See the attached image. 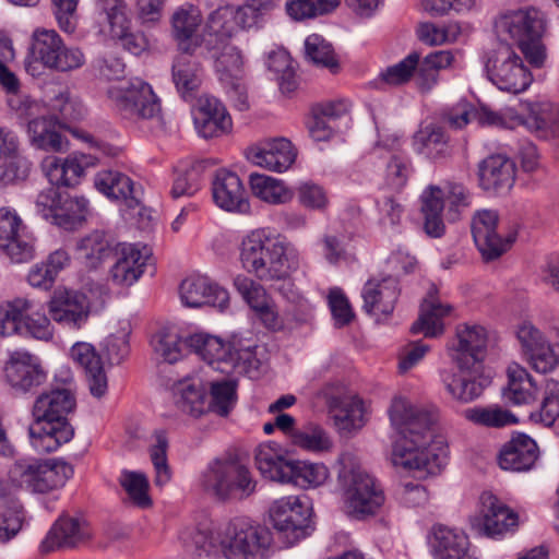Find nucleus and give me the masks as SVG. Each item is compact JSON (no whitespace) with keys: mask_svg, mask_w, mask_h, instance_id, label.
Wrapping results in <instances>:
<instances>
[{"mask_svg":"<svg viewBox=\"0 0 559 559\" xmlns=\"http://www.w3.org/2000/svg\"><path fill=\"white\" fill-rule=\"evenodd\" d=\"M4 374L10 385L22 392L40 385L46 378L38 359L27 352H14L4 367Z\"/></svg>","mask_w":559,"mask_h":559,"instance_id":"nucleus-25","label":"nucleus"},{"mask_svg":"<svg viewBox=\"0 0 559 559\" xmlns=\"http://www.w3.org/2000/svg\"><path fill=\"white\" fill-rule=\"evenodd\" d=\"M108 95L119 114L130 120H154L160 116V103L152 86L139 78L112 85Z\"/></svg>","mask_w":559,"mask_h":559,"instance_id":"nucleus-11","label":"nucleus"},{"mask_svg":"<svg viewBox=\"0 0 559 559\" xmlns=\"http://www.w3.org/2000/svg\"><path fill=\"white\" fill-rule=\"evenodd\" d=\"M471 230L475 245L486 261L498 259L515 239V234L502 231L496 210L476 211L471 219Z\"/></svg>","mask_w":559,"mask_h":559,"instance_id":"nucleus-14","label":"nucleus"},{"mask_svg":"<svg viewBox=\"0 0 559 559\" xmlns=\"http://www.w3.org/2000/svg\"><path fill=\"white\" fill-rule=\"evenodd\" d=\"M114 257L116 261L109 270V278L114 285L128 288L145 272L152 260V250L139 243L120 242Z\"/></svg>","mask_w":559,"mask_h":559,"instance_id":"nucleus-17","label":"nucleus"},{"mask_svg":"<svg viewBox=\"0 0 559 559\" xmlns=\"http://www.w3.org/2000/svg\"><path fill=\"white\" fill-rule=\"evenodd\" d=\"M473 193L461 182L447 181L443 186H429L421 194L424 231L430 238H441L448 222L456 223L473 205Z\"/></svg>","mask_w":559,"mask_h":559,"instance_id":"nucleus-5","label":"nucleus"},{"mask_svg":"<svg viewBox=\"0 0 559 559\" xmlns=\"http://www.w3.org/2000/svg\"><path fill=\"white\" fill-rule=\"evenodd\" d=\"M328 477L329 469L324 464L294 460L287 484L307 489L324 484Z\"/></svg>","mask_w":559,"mask_h":559,"instance_id":"nucleus-54","label":"nucleus"},{"mask_svg":"<svg viewBox=\"0 0 559 559\" xmlns=\"http://www.w3.org/2000/svg\"><path fill=\"white\" fill-rule=\"evenodd\" d=\"M205 492L221 501L243 500L255 492L258 481L250 469L230 457L211 461L200 478Z\"/></svg>","mask_w":559,"mask_h":559,"instance_id":"nucleus-7","label":"nucleus"},{"mask_svg":"<svg viewBox=\"0 0 559 559\" xmlns=\"http://www.w3.org/2000/svg\"><path fill=\"white\" fill-rule=\"evenodd\" d=\"M296 151L285 138L272 139L247 150V158L270 171L283 173L294 164Z\"/></svg>","mask_w":559,"mask_h":559,"instance_id":"nucleus-24","label":"nucleus"},{"mask_svg":"<svg viewBox=\"0 0 559 559\" xmlns=\"http://www.w3.org/2000/svg\"><path fill=\"white\" fill-rule=\"evenodd\" d=\"M538 457L536 442L524 433H519L507 442L498 455L502 469L521 472L530 469Z\"/></svg>","mask_w":559,"mask_h":559,"instance_id":"nucleus-31","label":"nucleus"},{"mask_svg":"<svg viewBox=\"0 0 559 559\" xmlns=\"http://www.w3.org/2000/svg\"><path fill=\"white\" fill-rule=\"evenodd\" d=\"M203 21L200 9L193 4L185 3L177 8L170 19L171 33L185 52H193L197 44L192 37Z\"/></svg>","mask_w":559,"mask_h":559,"instance_id":"nucleus-39","label":"nucleus"},{"mask_svg":"<svg viewBox=\"0 0 559 559\" xmlns=\"http://www.w3.org/2000/svg\"><path fill=\"white\" fill-rule=\"evenodd\" d=\"M515 180V167L504 155H491L479 165L480 187L487 191H509Z\"/></svg>","mask_w":559,"mask_h":559,"instance_id":"nucleus-32","label":"nucleus"},{"mask_svg":"<svg viewBox=\"0 0 559 559\" xmlns=\"http://www.w3.org/2000/svg\"><path fill=\"white\" fill-rule=\"evenodd\" d=\"M48 311L53 321L69 329H81L87 321L91 305L87 296L76 290H63L53 295Z\"/></svg>","mask_w":559,"mask_h":559,"instance_id":"nucleus-20","label":"nucleus"},{"mask_svg":"<svg viewBox=\"0 0 559 559\" xmlns=\"http://www.w3.org/2000/svg\"><path fill=\"white\" fill-rule=\"evenodd\" d=\"M95 188L109 199L124 201L129 207L139 204L133 181L124 174L115 170H102L95 175Z\"/></svg>","mask_w":559,"mask_h":559,"instance_id":"nucleus-40","label":"nucleus"},{"mask_svg":"<svg viewBox=\"0 0 559 559\" xmlns=\"http://www.w3.org/2000/svg\"><path fill=\"white\" fill-rule=\"evenodd\" d=\"M188 347L215 370L228 373V359L233 349V341L226 344L217 336L197 333L188 338Z\"/></svg>","mask_w":559,"mask_h":559,"instance_id":"nucleus-36","label":"nucleus"},{"mask_svg":"<svg viewBox=\"0 0 559 559\" xmlns=\"http://www.w3.org/2000/svg\"><path fill=\"white\" fill-rule=\"evenodd\" d=\"M234 286L253 311L271 300L264 287L246 275H237Z\"/></svg>","mask_w":559,"mask_h":559,"instance_id":"nucleus-64","label":"nucleus"},{"mask_svg":"<svg viewBox=\"0 0 559 559\" xmlns=\"http://www.w3.org/2000/svg\"><path fill=\"white\" fill-rule=\"evenodd\" d=\"M516 337L526 364L538 373L552 372L559 365V356L547 335L531 322L522 323Z\"/></svg>","mask_w":559,"mask_h":559,"instance_id":"nucleus-16","label":"nucleus"},{"mask_svg":"<svg viewBox=\"0 0 559 559\" xmlns=\"http://www.w3.org/2000/svg\"><path fill=\"white\" fill-rule=\"evenodd\" d=\"M117 248L118 243L100 230L82 237L75 246L78 259L88 270H97L114 258Z\"/></svg>","mask_w":559,"mask_h":559,"instance_id":"nucleus-33","label":"nucleus"},{"mask_svg":"<svg viewBox=\"0 0 559 559\" xmlns=\"http://www.w3.org/2000/svg\"><path fill=\"white\" fill-rule=\"evenodd\" d=\"M453 308L441 302L433 295L425 298L420 305L418 319L412 324V334H424L426 337H437L443 334V319L449 317Z\"/></svg>","mask_w":559,"mask_h":559,"instance_id":"nucleus-35","label":"nucleus"},{"mask_svg":"<svg viewBox=\"0 0 559 559\" xmlns=\"http://www.w3.org/2000/svg\"><path fill=\"white\" fill-rule=\"evenodd\" d=\"M559 418V381L547 379L539 408L530 414V420L550 427Z\"/></svg>","mask_w":559,"mask_h":559,"instance_id":"nucleus-53","label":"nucleus"},{"mask_svg":"<svg viewBox=\"0 0 559 559\" xmlns=\"http://www.w3.org/2000/svg\"><path fill=\"white\" fill-rule=\"evenodd\" d=\"M0 248L13 263H27L36 255L35 239L19 215L0 209Z\"/></svg>","mask_w":559,"mask_h":559,"instance_id":"nucleus-15","label":"nucleus"},{"mask_svg":"<svg viewBox=\"0 0 559 559\" xmlns=\"http://www.w3.org/2000/svg\"><path fill=\"white\" fill-rule=\"evenodd\" d=\"M364 310L372 316H390L400 296L397 280L388 276L382 280H369L361 293Z\"/></svg>","mask_w":559,"mask_h":559,"instance_id":"nucleus-28","label":"nucleus"},{"mask_svg":"<svg viewBox=\"0 0 559 559\" xmlns=\"http://www.w3.org/2000/svg\"><path fill=\"white\" fill-rule=\"evenodd\" d=\"M153 439L154 442L150 448V456L156 474L155 484L163 487L171 478V471L167 459L168 439L163 430L155 431Z\"/></svg>","mask_w":559,"mask_h":559,"instance_id":"nucleus-58","label":"nucleus"},{"mask_svg":"<svg viewBox=\"0 0 559 559\" xmlns=\"http://www.w3.org/2000/svg\"><path fill=\"white\" fill-rule=\"evenodd\" d=\"M14 108L21 118L28 119L27 134L34 147L52 153L68 151L69 140L58 131L61 126L59 119L41 115L43 108L39 103L23 96Z\"/></svg>","mask_w":559,"mask_h":559,"instance_id":"nucleus-12","label":"nucleus"},{"mask_svg":"<svg viewBox=\"0 0 559 559\" xmlns=\"http://www.w3.org/2000/svg\"><path fill=\"white\" fill-rule=\"evenodd\" d=\"M62 46V38L55 29L37 28L32 35L31 56L51 69Z\"/></svg>","mask_w":559,"mask_h":559,"instance_id":"nucleus-46","label":"nucleus"},{"mask_svg":"<svg viewBox=\"0 0 559 559\" xmlns=\"http://www.w3.org/2000/svg\"><path fill=\"white\" fill-rule=\"evenodd\" d=\"M88 213L87 199L82 195L62 194L52 223L64 229H73L86 219Z\"/></svg>","mask_w":559,"mask_h":559,"instance_id":"nucleus-44","label":"nucleus"},{"mask_svg":"<svg viewBox=\"0 0 559 559\" xmlns=\"http://www.w3.org/2000/svg\"><path fill=\"white\" fill-rule=\"evenodd\" d=\"M96 8L99 16L108 24L111 35L123 34L130 27L131 21L124 0H97Z\"/></svg>","mask_w":559,"mask_h":559,"instance_id":"nucleus-57","label":"nucleus"},{"mask_svg":"<svg viewBox=\"0 0 559 559\" xmlns=\"http://www.w3.org/2000/svg\"><path fill=\"white\" fill-rule=\"evenodd\" d=\"M495 31L500 43L516 44L531 66H544L547 55L542 36L546 19L542 11L535 8L508 11L496 20Z\"/></svg>","mask_w":559,"mask_h":559,"instance_id":"nucleus-4","label":"nucleus"},{"mask_svg":"<svg viewBox=\"0 0 559 559\" xmlns=\"http://www.w3.org/2000/svg\"><path fill=\"white\" fill-rule=\"evenodd\" d=\"M292 444L308 452L322 453L332 449L328 432L317 424H306L292 431Z\"/></svg>","mask_w":559,"mask_h":559,"instance_id":"nucleus-49","label":"nucleus"},{"mask_svg":"<svg viewBox=\"0 0 559 559\" xmlns=\"http://www.w3.org/2000/svg\"><path fill=\"white\" fill-rule=\"evenodd\" d=\"M176 406L186 414L200 417L206 413L207 394L198 379H185L173 386Z\"/></svg>","mask_w":559,"mask_h":559,"instance_id":"nucleus-42","label":"nucleus"},{"mask_svg":"<svg viewBox=\"0 0 559 559\" xmlns=\"http://www.w3.org/2000/svg\"><path fill=\"white\" fill-rule=\"evenodd\" d=\"M338 3V0H287L285 7L292 19L302 21L326 14L333 11Z\"/></svg>","mask_w":559,"mask_h":559,"instance_id":"nucleus-59","label":"nucleus"},{"mask_svg":"<svg viewBox=\"0 0 559 559\" xmlns=\"http://www.w3.org/2000/svg\"><path fill=\"white\" fill-rule=\"evenodd\" d=\"M485 70L492 84L512 94L524 92L533 81L530 70L509 43H499L487 52Z\"/></svg>","mask_w":559,"mask_h":559,"instance_id":"nucleus-10","label":"nucleus"},{"mask_svg":"<svg viewBox=\"0 0 559 559\" xmlns=\"http://www.w3.org/2000/svg\"><path fill=\"white\" fill-rule=\"evenodd\" d=\"M429 543L436 559H475L468 554V539L461 531L436 525Z\"/></svg>","mask_w":559,"mask_h":559,"instance_id":"nucleus-34","label":"nucleus"},{"mask_svg":"<svg viewBox=\"0 0 559 559\" xmlns=\"http://www.w3.org/2000/svg\"><path fill=\"white\" fill-rule=\"evenodd\" d=\"M508 384L503 397L513 405H528L536 401L537 383L532 374L520 364L512 362L507 368Z\"/></svg>","mask_w":559,"mask_h":559,"instance_id":"nucleus-38","label":"nucleus"},{"mask_svg":"<svg viewBox=\"0 0 559 559\" xmlns=\"http://www.w3.org/2000/svg\"><path fill=\"white\" fill-rule=\"evenodd\" d=\"M239 260L245 271L265 282L286 278L297 264L289 245L266 228L251 230L242 237Z\"/></svg>","mask_w":559,"mask_h":559,"instance_id":"nucleus-3","label":"nucleus"},{"mask_svg":"<svg viewBox=\"0 0 559 559\" xmlns=\"http://www.w3.org/2000/svg\"><path fill=\"white\" fill-rule=\"evenodd\" d=\"M0 500L8 502V510L0 513V543H7L17 535L23 526L24 514L21 503L11 490L2 488L0 481Z\"/></svg>","mask_w":559,"mask_h":559,"instance_id":"nucleus-51","label":"nucleus"},{"mask_svg":"<svg viewBox=\"0 0 559 559\" xmlns=\"http://www.w3.org/2000/svg\"><path fill=\"white\" fill-rule=\"evenodd\" d=\"M28 436L37 452L49 453L68 443L74 436V429L68 420L34 419Z\"/></svg>","mask_w":559,"mask_h":559,"instance_id":"nucleus-26","label":"nucleus"},{"mask_svg":"<svg viewBox=\"0 0 559 559\" xmlns=\"http://www.w3.org/2000/svg\"><path fill=\"white\" fill-rule=\"evenodd\" d=\"M71 357L84 369L91 394L97 399L104 396L108 389L107 376L94 346L78 342L71 348Z\"/></svg>","mask_w":559,"mask_h":559,"instance_id":"nucleus-29","label":"nucleus"},{"mask_svg":"<svg viewBox=\"0 0 559 559\" xmlns=\"http://www.w3.org/2000/svg\"><path fill=\"white\" fill-rule=\"evenodd\" d=\"M464 417L475 425L487 428H504L518 424L516 416L499 405L475 406L463 412Z\"/></svg>","mask_w":559,"mask_h":559,"instance_id":"nucleus-48","label":"nucleus"},{"mask_svg":"<svg viewBox=\"0 0 559 559\" xmlns=\"http://www.w3.org/2000/svg\"><path fill=\"white\" fill-rule=\"evenodd\" d=\"M257 349V345L246 344L240 340H233V349L228 359V373L251 374L257 371L261 364Z\"/></svg>","mask_w":559,"mask_h":559,"instance_id":"nucleus-56","label":"nucleus"},{"mask_svg":"<svg viewBox=\"0 0 559 559\" xmlns=\"http://www.w3.org/2000/svg\"><path fill=\"white\" fill-rule=\"evenodd\" d=\"M99 158L96 155L74 152L66 158L48 156L41 168L49 182L57 187H75L84 176L85 169L95 167Z\"/></svg>","mask_w":559,"mask_h":559,"instance_id":"nucleus-19","label":"nucleus"},{"mask_svg":"<svg viewBox=\"0 0 559 559\" xmlns=\"http://www.w3.org/2000/svg\"><path fill=\"white\" fill-rule=\"evenodd\" d=\"M250 187L254 197L270 204H284L294 198V191L283 180L266 175L251 174Z\"/></svg>","mask_w":559,"mask_h":559,"instance_id":"nucleus-45","label":"nucleus"},{"mask_svg":"<svg viewBox=\"0 0 559 559\" xmlns=\"http://www.w3.org/2000/svg\"><path fill=\"white\" fill-rule=\"evenodd\" d=\"M390 419L400 433L393 444V465L427 475L440 473L447 463V455L441 441L433 439L436 413L399 396L392 401Z\"/></svg>","mask_w":559,"mask_h":559,"instance_id":"nucleus-1","label":"nucleus"},{"mask_svg":"<svg viewBox=\"0 0 559 559\" xmlns=\"http://www.w3.org/2000/svg\"><path fill=\"white\" fill-rule=\"evenodd\" d=\"M329 412L340 431L350 432L365 425L362 401L356 396L328 399Z\"/></svg>","mask_w":559,"mask_h":559,"instance_id":"nucleus-41","label":"nucleus"},{"mask_svg":"<svg viewBox=\"0 0 559 559\" xmlns=\"http://www.w3.org/2000/svg\"><path fill=\"white\" fill-rule=\"evenodd\" d=\"M237 401V386L231 380L211 383L210 396H207L206 412L219 416H227L235 407Z\"/></svg>","mask_w":559,"mask_h":559,"instance_id":"nucleus-55","label":"nucleus"},{"mask_svg":"<svg viewBox=\"0 0 559 559\" xmlns=\"http://www.w3.org/2000/svg\"><path fill=\"white\" fill-rule=\"evenodd\" d=\"M480 531L487 536H497L506 533L518 523V515L496 496L484 492L480 496Z\"/></svg>","mask_w":559,"mask_h":559,"instance_id":"nucleus-30","label":"nucleus"},{"mask_svg":"<svg viewBox=\"0 0 559 559\" xmlns=\"http://www.w3.org/2000/svg\"><path fill=\"white\" fill-rule=\"evenodd\" d=\"M75 397L69 388H58L41 393L33 406L34 419L67 420L73 411Z\"/></svg>","mask_w":559,"mask_h":559,"instance_id":"nucleus-37","label":"nucleus"},{"mask_svg":"<svg viewBox=\"0 0 559 559\" xmlns=\"http://www.w3.org/2000/svg\"><path fill=\"white\" fill-rule=\"evenodd\" d=\"M92 537L88 523L81 518L61 516L49 530L40 544L43 552L56 549L76 548L87 543Z\"/></svg>","mask_w":559,"mask_h":559,"instance_id":"nucleus-21","label":"nucleus"},{"mask_svg":"<svg viewBox=\"0 0 559 559\" xmlns=\"http://www.w3.org/2000/svg\"><path fill=\"white\" fill-rule=\"evenodd\" d=\"M192 114L194 127L204 139L221 136L231 129V118L225 106L213 96L199 97Z\"/></svg>","mask_w":559,"mask_h":559,"instance_id":"nucleus-22","label":"nucleus"},{"mask_svg":"<svg viewBox=\"0 0 559 559\" xmlns=\"http://www.w3.org/2000/svg\"><path fill=\"white\" fill-rule=\"evenodd\" d=\"M151 344L154 353L162 360L174 364L183 356V349L188 346V338L183 341L176 331L163 328L153 335Z\"/></svg>","mask_w":559,"mask_h":559,"instance_id":"nucleus-52","label":"nucleus"},{"mask_svg":"<svg viewBox=\"0 0 559 559\" xmlns=\"http://www.w3.org/2000/svg\"><path fill=\"white\" fill-rule=\"evenodd\" d=\"M338 463V484L348 515L356 520L374 515L385 501L382 488L352 453L341 454Z\"/></svg>","mask_w":559,"mask_h":559,"instance_id":"nucleus-6","label":"nucleus"},{"mask_svg":"<svg viewBox=\"0 0 559 559\" xmlns=\"http://www.w3.org/2000/svg\"><path fill=\"white\" fill-rule=\"evenodd\" d=\"M254 462L260 474L271 481L287 484L294 459L275 442L260 444L254 452Z\"/></svg>","mask_w":559,"mask_h":559,"instance_id":"nucleus-27","label":"nucleus"},{"mask_svg":"<svg viewBox=\"0 0 559 559\" xmlns=\"http://www.w3.org/2000/svg\"><path fill=\"white\" fill-rule=\"evenodd\" d=\"M215 58V69L221 82L239 79L242 68V56L240 51L230 45H223L222 51Z\"/></svg>","mask_w":559,"mask_h":559,"instance_id":"nucleus-61","label":"nucleus"},{"mask_svg":"<svg viewBox=\"0 0 559 559\" xmlns=\"http://www.w3.org/2000/svg\"><path fill=\"white\" fill-rule=\"evenodd\" d=\"M236 13L233 5H224L214 10L207 17L204 27V37H215V41H224L238 32Z\"/></svg>","mask_w":559,"mask_h":559,"instance_id":"nucleus-50","label":"nucleus"},{"mask_svg":"<svg viewBox=\"0 0 559 559\" xmlns=\"http://www.w3.org/2000/svg\"><path fill=\"white\" fill-rule=\"evenodd\" d=\"M270 544V532L245 518L229 521L221 539L226 559H264Z\"/></svg>","mask_w":559,"mask_h":559,"instance_id":"nucleus-9","label":"nucleus"},{"mask_svg":"<svg viewBox=\"0 0 559 559\" xmlns=\"http://www.w3.org/2000/svg\"><path fill=\"white\" fill-rule=\"evenodd\" d=\"M306 56L317 66L333 69L337 66L333 48L322 36L309 35L305 40Z\"/></svg>","mask_w":559,"mask_h":559,"instance_id":"nucleus-63","label":"nucleus"},{"mask_svg":"<svg viewBox=\"0 0 559 559\" xmlns=\"http://www.w3.org/2000/svg\"><path fill=\"white\" fill-rule=\"evenodd\" d=\"M525 123L534 131L556 127L559 123V106L548 100L532 104Z\"/></svg>","mask_w":559,"mask_h":559,"instance_id":"nucleus-60","label":"nucleus"},{"mask_svg":"<svg viewBox=\"0 0 559 559\" xmlns=\"http://www.w3.org/2000/svg\"><path fill=\"white\" fill-rule=\"evenodd\" d=\"M179 296L182 305L189 308L207 306L223 312L230 305L228 290L211 278L201 275L185 278L179 286Z\"/></svg>","mask_w":559,"mask_h":559,"instance_id":"nucleus-18","label":"nucleus"},{"mask_svg":"<svg viewBox=\"0 0 559 559\" xmlns=\"http://www.w3.org/2000/svg\"><path fill=\"white\" fill-rule=\"evenodd\" d=\"M420 55L412 52L400 62L388 67L380 76L389 85L397 86L407 83L415 74Z\"/></svg>","mask_w":559,"mask_h":559,"instance_id":"nucleus-62","label":"nucleus"},{"mask_svg":"<svg viewBox=\"0 0 559 559\" xmlns=\"http://www.w3.org/2000/svg\"><path fill=\"white\" fill-rule=\"evenodd\" d=\"M487 344L488 333L484 326L469 323L456 326L447 347L451 366L439 371L441 383L453 400L469 403L483 394Z\"/></svg>","mask_w":559,"mask_h":559,"instance_id":"nucleus-2","label":"nucleus"},{"mask_svg":"<svg viewBox=\"0 0 559 559\" xmlns=\"http://www.w3.org/2000/svg\"><path fill=\"white\" fill-rule=\"evenodd\" d=\"M413 148L432 160L444 158L450 154L445 133L442 128L435 124L424 126L414 134Z\"/></svg>","mask_w":559,"mask_h":559,"instance_id":"nucleus-43","label":"nucleus"},{"mask_svg":"<svg viewBox=\"0 0 559 559\" xmlns=\"http://www.w3.org/2000/svg\"><path fill=\"white\" fill-rule=\"evenodd\" d=\"M191 53L182 51L173 64V81L183 97L191 95L201 84L200 68Z\"/></svg>","mask_w":559,"mask_h":559,"instance_id":"nucleus-47","label":"nucleus"},{"mask_svg":"<svg viewBox=\"0 0 559 559\" xmlns=\"http://www.w3.org/2000/svg\"><path fill=\"white\" fill-rule=\"evenodd\" d=\"M269 514L273 527L287 547L310 534V510L297 496L275 500Z\"/></svg>","mask_w":559,"mask_h":559,"instance_id":"nucleus-13","label":"nucleus"},{"mask_svg":"<svg viewBox=\"0 0 559 559\" xmlns=\"http://www.w3.org/2000/svg\"><path fill=\"white\" fill-rule=\"evenodd\" d=\"M214 203L227 212L247 213L250 210L247 191L236 173L216 170L212 180Z\"/></svg>","mask_w":559,"mask_h":559,"instance_id":"nucleus-23","label":"nucleus"},{"mask_svg":"<svg viewBox=\"0 0 559 559\" xmlns=\"http://www.w3.org/2000/svg\"><path fill=\"white\" fill-rule=\"evenodd\" d=\"M72 475L73 467L62 460L16 462L9 469L12 486L8 490L25 486L33 492L46 493L64 486Z\"/></svg>","mask_w":559,"mask_h":559,"instance_id":"nucleus-8","label":"nucleus"}]
</instances>
